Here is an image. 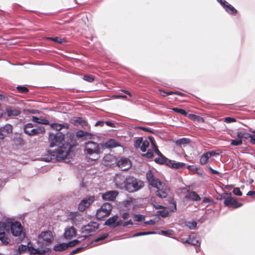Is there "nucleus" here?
<instances>
[{"label":"nucleus","instance_id":"1","mask_svg":"<svg viewBox=\"0 0 255 255\" xmlns=\"http://www.w3.org/2000/svg\"><path fill=\"white\" fill-rule=\"evenodd\" d=\"M48 140L49 143V147L52 148L55 146L58 147L55 151H48L50 155L44 159V160L48 162L53 159L60 161L66 158L69 157L71 149L76 145V141H73L72 140L70 142L65 143V134L61 132L55 133L49 132Z\"/></svg>","mask_w":255,"mask_h":255},{"label":"nucleus","instance_id":"2","mask_svg":"<svg viewBox=\"0 0 255 255\" xmlns=\"http://www.w3.org/2000/svg\"><path fill=\"white\" fill-rule=\"evenodd\" d=\"M85 154L87 157L93 160H96L98 159L99 154L100 153V148L98 143L89 141L85 144Z\"/></svg>","mask_w":255,"mask_h":255},{"label":"nucleus","instance_id":"3","mask_svg":"<svg viewBox=\"0 0 255 255\" xmlns=\"http://www.w3.org/2000/svg\"><path fill=\"white\" fill-rule=\"evenodd\" d=\"M126 189L129 192L136 191L144 186V182L134 177H127L124 180Z\"/></svg>","mask_w":255,"mask_h":255},{"label":"nucleus","instance_id":"4","mask_svg":"<svg viewBox=\"0 0 255 255\" xmlns=\"http://www.w3.org/2000/svg\"><path fill=\"white\" fill-rule=\"evenodd\" d=\"M52 233L50 231L42 232L38 237V244L45 248L51 244L53 241Z\"/></svg>","mask_w":255,"mask_h":255},{"label":"nucleus","instance_id":"5","mask_svg":"<svg viewBox=\"0 0 255 255\" xmlns=\"http://www.w3.org/2000/svg\"><path fill=\"white\" fill-rule=\"evenodd\" d=\"M113 206L109 203H104L97 211L96 218L99 220H103L105 217L109 216L112 212Z\"/></svg>","mask_w":255,"mask_h":255},{"label":"nucleus","instance_id":"6","mask_svg":"<svg viewBox=\"0 0 255 255\" xmlns=\"http://www.w3.org/2000/svg\"><path fill=\"white\" fill-rule=\"evenodd\" d=\"M146 178L149 184L154 188H157L162 183L159 179L155 177L153 172L149 170L146 174Z\"/></svg>","mask_w":255,"mask_h":255},{"label":"nucleus","instance_id":"7","mask_svg":"<svg viewBox=\"0 0 255 255\" xmlns=\"http://www.w3.org/2000/svg\"><path fill=\"white\" fill-rule=\"evenodd\" d=\"M95 201L94 196H88L83 199L78 205V209L80 211H84L88 208Z\"/></svg>","mask_w":255,"mask_h":255},{"label":"nucleus","instance_id":"8","mask_svg":"<svg viewBox=\"0 0 255 255\" xmlns=\"http://www.w3.org/2000/svg\"><path fill=\"white\" fill-rule=\"evenodd\" d=\"M156 188L157 189L156 195L158 197L160 198H165L167 197L169 189L164 183H162L161 185H159V186Z\"/></svg>","mask_w":255,"mask_h":255},{"label":"nucleus","instance_id":"9","mask_svg":"<svg viewBox=\"0 0 255 255\" xmlns=\"http://www.w3.org/2000/svg\"><path fill=\"white\" fill-rule=\"evenodd\" d=\"M223 198L225 199L224 204L226 206L235 209L243 206L242 203L238 202L236 198L232 197L231 195L227 198Z\"/></svg>","mask_w":255,"mask_h":255},{"label":"nucleus","instance_id":"10","mask_svg":"<svg viewBox=\"0 0 255 255\" xmlns=\"http://www.w3.org/2000/svg\"><path fill=\"white\" fill-rule=\"evenodd\" d=\"M117 165L123 171L128 170L131 167V162L127 158H121L117 162Z\"/></svg>","mask_w":255,"mask_h":255},{"label":"nucleus","instance_id":"11","mask_svg":"<svg viewBox=\"0 0 255 255\" xmlns=\"http://www.w3.org/2000/svg\"><path fill=\"white\" fill-rule=\"evenodd\" d=\"M10 230L13 236H19L22 233V227L20 222L16 221L11 224Z\"/></svg>","mask_w":255,"mask_h":255},{"label":"nucleus","instance_id":"12","mask_svg":"<svg viewBox=\"0 0 255 255\" xmlns=\"http://www.w3.org/2000/svg\"><path fill=\"white\" fill-rule=\"evenodd\" d=\"M29 244L30 243H28L27 250L30 253V254L43 255L48 252L49 251V249L46 247H41V248H39L37 249H35L31 246H29Z\"/></svg>","mask_w":255,"mask_h":255},{"label":"nucleus","instance_id":"13","mask_svg":"<svg viewBox=\"0 0 255 255\" xmlns=\"http://www.w3.org/2000/svg\"><path fill=\"white\" fill-rule=\"evenodd\" d=\"M12 132V126L6 124L0 128V135L3 139L5 137L9 136Z\"/></svg>","mask_w":255,"mask_h":255},{"label":"nucleus","instance_id":"14","mask_svg":"<svg viewBox=\"0 0 255 255\" xmlns=\"http://www.w3.org/2000/svg\"><path fill=\"white\" fill-rule=\"evenodd\" d=\"M118 195V191L112 190L103 193L102 195V197L103 200L106 201H114Z\"/></svg>","mask_w":255,"mask_h":255},{"label":"nucleus","instance_id":"15","mask_svg":"<svg viewBox=\"0 0 255 255\" xmlns=\"http://www.w3.org/2000/svg\"><path fill=\"white\" fill-rule=\"evenodd\" d=\"M6 113L8 117H16L21 114L20 108H15L13 107H8L5 109Z\"/></svg>","mask_w":255,"mask_h":255},{"label":"nucleus","instance_id":"16","mask_svg":"<svg viewBox=\"0 0 255 255\" xmlns=\"http://www.w3.org/2000/svg\"><path fill=\"white\" fill-rule=\"evenodd\" d=\"M119 146H120V144L114 139H110L101 144L103 149L113 148Z\"/></svg>","mask_w":255,"mask_h":255},{"label":"nucleus","instance_id":"17","mask_svg":"<svg viewBox=\"0 0 255 255\" xmlns=\"http://www.w3.org/2000/svg\"><path fill=\"white\" fill-rule=\"evenodd\" d=\"M99 228V224L96 222H90L88 225L85 226L83 228V232L87 233H91L96 231Z\"/></svg>","mask_w":255,"mask_h":255},{"label":"nucleus","instance_id":"18","mask_svg":"<svg viewBox=\"0 0 255 255\" xmlns=\"http://www.w3.org/2000/svg\"><path fill=\"white\" fill-rule=\"evenodd\" d=\"M28 132H30L29 135H37L39 134H43L45 132V128L43 126H37L36 128H32L30 131H28Z\"/></svg>","mask_w":255,"mask_h":255},{"label":"nucleus","instance_id":"19","mask_svg":"<svg viewBox=\"0 0 255 255\" xmlns=\"http://www.w3.org/2000/svg\"><path fill=\"white\" fill-rule=\"evenodd\" d=\"M185 198L193 201H198L201 200L199 195L195 191H189L185 196Z\"/></svg>","mask_w":255,"mask_h":255},{"label":"nucleus","instance_id":"20","mask_svg":"<svg viewBox=\"0 0 255 255\" xmlns=\"http://www.w3.org/2000/svg\"><path fill=\"white\" fill-rule=\"evenodd\" d=\"M49 125H50L53 129L58 131L61 130L62 128L68 129L69 128V125L67 123H64L62 124L52 123L51 124H49Z\"/></svg>","mask_w":255,"mask_h":255},{"label":"nucleus","instance_id":"21","mask_svg":"<svg viewBox=\"0 0 255 255\" xmlns=\"http://www.w3.org/2000/svg\"><path fill=\"white\" fill-rule=\"evenodd\" d=\"M76 135L77 137L81 138L85 137V139L92 138L93 134L88 132H85L83 130H78L76 132Z\"/></svg>","mask_w":255,"mask_h":255},{"label":"nucleus","instance_id":"22","mask_svg":"<svg viewBox=\"0 0 255 255\" xmlns=\"http://www.w3.org/2000/svg\"><path fill=\"white\" fill-rule=\"evenodd\" d=\"M119 216L118 215L111 217L105 222V225L114 228V225L116 224V222Z\"/></svg>","mask_w":255,"mask_h":255},{"label":"nucleus","instance_id":"23","mask_svg":"<svg viewBox=\"0 0 255 255\" xmlns=\"http://www.w3.org/2000/svg\"><path fill=\"white\" fill-rule=\"evenodd\" d=\"M168 165L169 167L173 168L179 169L182 168L185 166V164L182 162H174L173 161L169 160Z\"/></svg>","mask_w":255,"mask_h":255},{"label":"nucleus","instance_id":"24","mask_svg":"<svg viewBox=\"0 0 255 255\" xmlns=\"http://www.w3.org/2000/svg\"><path fill=\"white\" fill-rule=\"evenodd\" d=\"M76 233L75 229L74 227H70L66 230L64 233V237L66 239H71Z\"/></svg>","mask_w":255,"mask_h":255},{"label":"nucleus","instance_id":"25","mask_svg":"<svg viewBox=\"0 0 255 255\" xmlns=\"http://www.w3.org/2000/svg\"><path fill=\"white\" fill-rule=\"evenodd\" d=\"M68 248L66 243H61L54 246L53 250L55 251L62 252Z\"/></svg>","mask_w":255,"mask_h":255},{"label":"nucleus","instance_id":"26","mask_svg":"<svg viewBox=\"0 0 255 255\" xmlns=\"http://www.w3.org/2000/svg\"><path fill=\"white\" fill-rule=\"evenodd\" d=\"M225 10L229 14L233 15H236L237 13V9L230 3L225 7Z\"/></svg>","mask_w":255,"mask_h":255},{"label":"nucleus","instance_id":"27","mask_svg":"<svg viewBox=\"0 0 255 255\" xmlns=\"http://www.w3.org/2000/svg\"><path fill=\"white\" fill-rule=\"evenodd\" d=\"M32 120L33 122H34L36 123L41 124L45 125H49V122L48 120L45 119L39 118L33 116V117H32Z\"/></svg>","mask_w":255,"mask_h":255},{"label":"nucleus","instance_id":"28","mask_svg":"<svg viewBox=\"0 0 255 255\" xmlns=\"http://www.w3.org/2000/svg\"><path fill=\"white\" fill-rule=\"evenodd\" d=\"M251 136V134L243 131H240L237 132V137L239 139L242 140L243 139H248Z\"/></svg>","mask_w":255,"mask_h":255},{"label":"nucleus","instance_id":"29","mask_svg":"<svg viewBox=\"0 0 255 255\" xmlns=\"http://www.w3.org/2000/svg\"><path fill=\"white\" fill-rule=\"evenodd\" d=\"M0 241L4 245H7L10 242V239L8 238L7 235L4 232L0 233Z\"/></svg>","mask_w":255,"mask_h":255},{"label":"nucleus","instance_id":"30","mask_svg":"<svg viewBox=\"0 0 255 255\" xmlns=\"http://www.w3.org/2000/svg\"><path fill=\"white\" fill-rule=\"evenodd\" d=\"M154 161L156 163H159L160 164H166L168 165V162L169 160L166 158L164 156H159V157H157L154 159Z\"/></svg>","mask_w":255,"mask_h":255},{"label":"nucleus","instance_id":"31","mask_svg":"<svg viewBox=\"0 0 255 255\" xmlns=\"http://www.w3.org/2000/svg\"><path fill=\"white\" fill-rule=\"evenodd\" d=\"M190 142V139L187 138H182L176 140V144L178 145L181 146L188 144Z\"/></svg>","mask_w":255,"mask_h":255},{"label":"nucleus","instance_id":"32","mask_svg":"<svg viewBox=\"0 0 255 255\" xmlns=\"http://www.w3.org/2000/svg\"><path fill=\"white\" fill-rule=\"evenodd\" d=\"M72 123L76 126L79 125H81L82 127H84L87 125L86 122L83 120L82 118L80 117H78L75 120H73Z\"/></svg>","mask_w":255,"mask_h":255},{"label":"nucleus","instance_id":"33","mask_svg":"<svg viewBox=\"0 0 255 255\" xmlns=\"http://www.w3.org/2000/svg\"><path fill=\"white\" fill-rule=\"evenodd\" d=\"M185 242L195 246H200V243L198 240L195 239H192L190 236L188 238L187 240H186Z\"/></svg>","mask_w":255,"mask_h":255},{"label":"nucleus","instance_id":"34","mask_svg":"<svg viewBox=\"0 0 255 255\" xmlns=\"http://www.w3.org/2000/svg\"><path fill=\"white\" fill-rule=\"evenodd\" d=\"M34 127V125L32 123H28L26 124L24 127V132L28 135L30 132H28V131H30L31 129Z\"/></svg>","mask_w":255,"mask_h":255},{"label":"nucleus","instance_id":"35","mask_svg":"<svg viewBox=\"0 0 255 255\" xmlns=\"http://www.w3.org/2000/svg\"><path fill=\"white\" fill-rule=\"evenodd\" d=\"M209 158V157L207 155V152H206L201 156L200 158V163L202 165L206 164L208 161Z\"/></svg>","mask_w":255,"mask_h":255},{"label":"nucleus","instance_id":"36","mask_svg":"<svg viewBox=\"0 0 255 255\" xmlns=\"http://www.w3.org/2000/svg\"><path fill=\"white\" fill-rule=\"evenodd\" d=\"M149 143L147 140H143L141 146H140V150L142 152H145L147 148L149 146Z\"/></svg>","mask_w":255,"mask_h":255},{"label":"nucleus","instance_id":"37","mask_svg":"<svg viewBox=\"0 0 255 255\" xmlns=\"http://www.w3.org/2000/svg\"><path fill=\"white\" fill-rule=\"evenodd\" d=\"M172 110L176 113H179L185 116H187L188 115L187 112L183 109H179L178 108H173Z\"/></svg>","mask_w":255,"mask_h":255},{"label":"nucleus","instance_id":"38","mask_svg":"<svg viewBox=\"0 0 255 255\" xmlns=\"http://www.w3.org/2000/svg\"><path fill=\"white\" fill-rule=\"evenodd\" d=\"M151 202L152 204L153 205L154 207L156 209H164L165 207L162 205L156 204L155 202V197H152L151 198Z\"/></svg>","mask_w":255,"mask_h":255},{"label":"nucleus","instance_id":"39","mask_svg":"<svg viewBox=\"0 0 255 255\" xmlns=\"http://www.w3.org/2000/svg\"><path fill=\"white\" fill-rule=\"evenodd\" d=\"M155 233L154 232H151V231L137 232V233L134 234L133 235V237H138V236H140L154 234Z\"/></svg>","mask_w":255,"mask_h":255},{"label":"nucleus","instance_id":"40","mask_svg":"<svg viewBox=\"0 0 255 255\" xmlns=\"http://www.w3.org/2000/svg\"><path fill=\"white\" fill-rule=\"evenodd\" d=\"M16 89L18 90V91L20 93H27L28 92L29 90L28 89L24 86H18L16 87Z\"/></svg>","mask_w":255,"mask_h":255},{"label":"nucleus","instance_id":"41","mask_svg":"<svg viewBox=\"0 0 255 255\" xmlns=\"http://www.w3.org/2000/svg\"><path fill=\"white\" fill-rule=\"evenodd\" d=\"M243 144V140L238 138L237 139H231V145L239 146Z\"/></svg>","mask_w":255,"mask_h":255},{"label":"nucleus","instance_id":"42","mask_svg":"<svg viewBox=\"0 0 255 255\" xmlns=\"http://www.w3.org/2000/svg\"><path fill=\"white\" fill-rule=\"evenodd\" d=\"M143 141V138L142 137H139L138 139H137L134 144V146L135 148H137L140 147L141 146L142 142Z\"/></svg>","mask_w":255,"mask_h":255},{"label":"nucleus","instance_id":"43","mask_svg":"<svg viewBox=\"0 0 255 255\" xmlns=\"http://www.w3.org/2000/svg\"><path fill=\"white\" fill-rule=\"evenodd\" d=\"M170 210L171 212H175L176 211V202L173 200L171 199L170 201Z\"/></svg>","mask_w":255,"mask_h":255},{"label":"nucleus","instance_id":"44","mask_svg":"<svg viewBox=\"0 0 255 255\" xmlns=\"http://www.w3.org/2000/svg\"><path fill=\"white\" fill-rule=\"evenodd\" d=\"M27 249V246L25 245H20L18 247V252L19 254L24 253Z\"/></svg>","mask_w":255,"mask_h":255},{"label":"nucleus","instance_id":"45","mask_svg":"<svg viewBox=\"0 0 255 255\" xmlns=\"http://www.w3.org/2000/svg\"><path fill=\"white\" fill-rule=\"evenodd\" d=\"M157 214L158 215L161 216L162 217L165 218L168 216L169 212L166 210H163L158 211L157 212Z\"/></svg>","mask_w":255,"mask_h":255},{"label":"nucleus","instance_id":"46","mask_svg":"<svg viewBox=\"0 0 255 255\" xmlns=\"http://www.w3.org/2000/svg\"><path fill=\"white\" fill-rule=\"evenodd\" d=\"M83 79L88 82H92L95 80V77L92 75H86L84 76Z\"/></svg>","mask_w":255,"mask_h":255},{"label":"nucleus","instance_id":"47","mask_svg":"<svg viewBox=\"0 0 255 255\" xmlns=\"http://www.w3.org/2000/svg\"><path fill=\"white\" fill-rule=\"evenodd\" d=\"M144 217L142 215H134L133 216V219L135 221L140 222L144 220Z\"/></svg>","mask_w":255,"mask_h":255},{"label":"nucleus","instance_id":"48","mask_svg":"<svg viewBox=\"0 0 255 255\" xmlns=\"http://www.w3.org/2000/svg\"><path fill=\"white\" fill-rule=\"evenodd\" d=\"M143 156L147 158H151L153 156V152L150 149H148L147 152L142 155Z\"/></svg>","mask_w":255,"mask_h":255},{"label":"nucleus","instance_id":"49","mask_svg":"<svg viewBox=\"0 0 255 255\" xmlns=\"http://www.w3.org/2000/svg\"><path fill=\"white\" fill-rule=\"evenodd\" d=\"M80 241L77 240H74L72 241L69 242L68 243H67L68 247H73L77 245L78 243H79Z\"/></svg>","mask_w":255,"mask_h":255},{"label":"nucleus","instance_id":"50","mask_svg":"<svg viewBox=\"0 0 255 255\" xmlns=\"http://www.w3.org/2000/svg\"><path fill=\"white\" fill-rule=\"evenodd\" d=\"M233 193L237 196H241L242 195V192L238 187L234 188L233 190Z\"/></svg>","mask_w":255,"mask_h":255},{"label":"nucleus","instance_id":"51","mask_svg":"<svg viewBox=\"0 0 255 255\" xmlns=\"http://www.w3.org/2000/svg\"><path fill=\"white\" fill-rule=\"evenodd\" d=\"M108 236H109L108 234H107V233L101 236L100 237L97 238V239H96L94 240V241L95 242H99V241H103V240L106 239Z\"/></svg>","mask_w":255,"mask_h":255},{"label":"nucleus","instance_id":"52","mask_svg":"<svg viewBox=\"0 0 255 255\" xmlns=\"http://www.w3.org/2000/svg\"><path fill=\"white\" fill-rule=\"evenodd\" d=\"M49 39L57 43H61L62 42V39L58 37H50Z\"/></svg>","mask_w":255,"mask_h":255},{"label":"nucleus","instance_id":"53","mask_svg":"<svg viewBox=\"0 0 255 255\" xmlns=\"http://www.w3.org/2000/svg\"><path fill=\"white\" fill-rule=\"evenodd\" d=\"M224 121L227 123H231L236 121V119L231 117H226L225 118Z\"/></svg>","mask_w":255,"mask_h":255},{"label":"nucleus","instance_id":"54","mask_svg":"<svg viewBox=\"0 0 255 255\" xmlns=\"http://www.w3.org/2000/svg\"><path fill=\"white\" fill-rule=\"evenodd\" d=\"M173 231L172 230H168L167 231H162L161 233L162 235L166 236H170L172 235Z\"/></svg>","mask_w":255,"mask_h":255},{"label":"nucleus","instance_id":"55","mask_svg":"<svg viewBox=\"0 0 255 255\" xmlns=\"http://www.w3.org/2000/svg\"><path fill=\"white\" fill-rule=\"evenodd\" d=\"M83 249V247L78 248L73 250L68 255H73L80 252Z\"/></svg>","mask_w":255,"mask_h":255},{"label":"nucleus","instance_id":"56","mask_svg":"<svg viewBox=\"0 0 255 255\" xmlns=\"http://www.w3.org/2000/svg\"><path fill=\"white\" fill-rule=\"evenodd\" d=\"M218 2H219L220 4L225 8V7H226V5H228L229 3L226 1L225 0H217Z\"/></svg>","mask_w":255,"mask_h":255},{"label":"nucleus","instance_id":"57","mask_svg":"<svg viewBox=\"0 0 255 255\" xmlns=\"http://www.w3.org/2000/svg\"><path fill=\"white\" fill-rule=\"evenodd\" d=\"M189 118L190 119H191L193 121H196L199 118V117L198 116H197V115H195L194 114H190L189 115Z\"/></svg>","mask_w":255,"mask_h":255},{"label":"nucleus","instance_id":"58","mask_svg":"<svg viewBox=\"0 0 255 255\" xmlns=\"http://www.w3.org/2000/svg\"><path fill=\"white\" fill-rule=\"evenodd\" d=\"M113 97L115 99H127V97L126 95H114Z\"/></svg>","mask_w":255,"mask_h":255},{"label":"nucleus","instance_id":"59","mask_svg":"<svg viewBox=\"0 0 255 255\" xmlns=\"http://www.w3.org/2000/svg\"><path fill=\"white\" fill-rule=\"evenodd\" d=\"M207 155H208V156L209 157V158L211 157V156H214L216 155L217 154H218L214 151H208V152H207Z\"/></svg>","mask_w":255,"mask_h":255},{"label":"nucleus","instance_id":"60","mask_svg":"<svg viewBox=\"0 0 255 255\" xmlns=\"http://www.w3.org/2000/svg\"><path fill=\"white\" fill-rule=\"evenodd\" d=\"M124 223L122 220L117 221L116 222V224L114 225V228H116L119 226L123 225Z\"/></svg>","mask_w":255,"mask_h":255},{"label":"nucleus","instance_id":"61","mask_svg":"<svg viewBox=\"0 0 255 255\" xmlns=\"http://www.w3.org/2000/svg\"><path fill=\"white\" fill-rule=\"evenodd\" d=\"M133 224L131 220H129L128 221L124 222V223L123 225V227H127L128 225H132Z\"/></svg>","mask_w":255,"mask_h":255},{"label":"nucleus","instance_id":"62","mask_svg":"<svg viewBox=\"0 0 255 255\" xmlns=\"http://www.w3.org/2000/svg\"><path fill=\"white\" fill-rule=\"evenodd\" d=\"M139 128L142 129V130L145 131H147V132H151V133H153V132L150 129L148 128L145 127H139Z\"/></svg>","mask_w":255,"mask_h":255},{"label":"nucleus","instance_id":"63","mask_svg":"<svg viewBox=\"0 0 255 255\" xmlns=\"http://www.w3.org/2000/svg\"><path fill=\"white\" fill-rule=\"evenodd\" d=\"M129 216V214L127 212L124 213L122 214V217L125 220L127 219Z\"/></svg>","mask_w":255,"mask_h":255},{"label":"nucleus","instance_id":"64","mask_svg":"<svg viewBox=\"0 0 255 255\" xmlns=\"http://www.w3.org/2000/svg\"><path fill=\"white\" fill-rule=\"evenodd\" d=\"M249 138L251 139V142L253 144H255V135L251 134V136Z\"/></svg>","mask_w":255,"mask_h":255}]
</instances>
